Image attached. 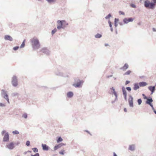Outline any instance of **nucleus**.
<instances>
[{"instance_id":"obj_7","label":"nucleus","mask_w":156,"mask_h":156,"mask_svg":"<svg viewBox=\"0 0 156 156\" xmlns=\"http://www.w3.org/2000/svg\"><path fill=\"white\" fill-rule=\"evenodd\" d=\"M133 98L132 96L131 95H129L128 102L130 107H133Z\"/></svg>"},{"instance_id":"obj_58","label":"nucleus","mask_w":156,"mask_h":156,"mask_svg":"<svg viewBox=\"0 0 156 156\" xmlns=\"http://www.w3.org/2000/svg\"><path fill=\"white\" fill-rule=\"evenodd\" d=\"M149 105H150V106H151V107H153V105H152V103H151L150 104H148Z\"/></svg>"},{"instance_id":"obj_5","label":"nucleus","mask_w":156,"mask_h":156,"mask_svg":"<svg viewBox=\"0 0 156 156\" xmlns=\"http://www.w3.org/2000/svg\"><path fill=\"white\" fill-rule=\"evenodd\" d=\"M75 81L76 82V83H74L73 86L75 87H80L83 83V81L79 79H77L76 81V80Z\"/></svg>"},{"instance_id":"obj_39","label":"nucleus","mask_w":156,"mask_h":156,"mask_svg":"<svg viewBox=\"0 0 156 156\" xmlns=\"http://www.w3.org/2000/svg\"><path fill=\"white\" fill-rule=\"evenodd\" d=\"M126 89L129 91L130 92L131 90V89L130 87H127L126 88Z\"/></svg>"},{"instance_id":"obj_51","label":"nucleus","mask_w":156,"mask_h":156,"mask_svg":"<svg viewBox=\"0 0 156 156\" xmlns=\"http://www.w3.org/2000/svg\"><path fill=\"white\" fill-rule=\"evenodd\" d=\"M130 82V81L128 80H126V82L125 84L127 85Z\"/></svg>"},{"instance_id":"obj_22","label":"nucleus","mask_w":156,"mask_h":156,"mask_svg":"<svg viewBox=\"0 0 156 156\" xmlns=\"http://www.w3.org/2000/svg\"><path fill=\"white\" fill-rule=\"evenodd\" d=\"M122 90L123 95H127V92L125 89V87H122Z\"/></svg>"},{"instance_id":"obj_20","label":"nucleus","mask_w":156,"mask_h":156,"mask_svg":"<svg viewBox=\"0 0 156 156\" xmlns=\"http://www.w3.org/2000/svg\"><path fill=\"white\" fill-rule=\"evenodd\" d=\"M139 85L140 87H141L145 86H146L147 84L145 82H141L139 83Z\"/></svg>"},{"instance_id":"obj_42","label":"nucleus","mask_w":156,"mask_h":156,"mask_svg":"<svg viewBox=\"0 0 156 156\" xmlns=\"http://www.w3.org/2000/svg\"><path fill=\"white\" fill-rule=\"evenodd\" d=\"M142 96L145 99H147V97L144 94H142Z\"/></svg>"},{"instance_id":"obj_26","label":"nucleus","mask_w":156,"mask_h":156,"mask_svg":"<svg viewBox=\"0 0 156 156\" xmlns=\"http://www.w3.org/2000/svg\"><path fill=\"white\" fill-rule=\"evenodd\" d=\"M62 139L61 138V137L60 136L58 138V139L57 140V141L58 143L62 141Z\"/></svg>"},{"instance_id":"obj_33","label":"nucleus","mask_w":156,"mask_h":156,"mask_svg":"<svg viewBox=\"0 0 156 156\" xmlns=\"http://www.w3.org/2000/svg\"><path fill=\"white\" fill-rule=\"evenodd\" d=\"M12 133L14 134H18L19 133V132L17 130H15L14 131H12Z\"/></svg>"},{"instance_id":"obj_56","label":"nucleus","mask_w":156,"mask_h":156,"mask_svg":"<svg viewBox=\"0 0 156 156\" xmlns=\"http://www.w3.org/2000/svg\"><path fill=\"white\" fill-rule=\"evenodd\" d=\"M85 131L87 132L88 133L90 134L91 135V134L90 133V132L88 130H86Z\"/></svg>"},{"instance_id":"obj_63","label":"nucleus","mask_w":156,"mask_h":156,"mask_svg":"<svg viewBox=\"0 0 156 156\" xmlns=\"http://www.w3.org/2000/svg\"><path fill=\"white\" fill-rule=\"evenodd\" d=\"M113 156H117L115 152L113 153Z\"/></svg>"},{"instance_id":"obj_18","label":"nucleus","mask_w":156,"mask_h":156,"mask_svg":"<svg viewBox=\"0 0 156 156\" xmlns=\"http://www.w3.org/2000/svg\"><path fill=\"white\" fill-rule=\"evenodd\" d=\"M67 96L68 98H71L73 96V93L72 91L68 92L67 94Z\"/></svg>"},{"instance_id":"obj_17","label":"nucleus","mask_w":156,"mask_h":156,"mask_svg":"<svg viewBox=\"0 0 156 156\" xmlns=\"http://www.w3.org/2000/svg\"><path fill=\"white\" fill-rule=\"evenodd\" d=\"M55 74L57 76H65L64 75L63 73L59 71V70H57L55 71Z\"/></svg>"},{"instance_id":"obj_30","label":"nucleus","mask_w":156,"mask_h":156,"mask_svg":"<svg viewBox=\"0 0 156 156\" xmlns=\"http://www.w3.org/2000/svg\"><path fill=\"white\" fill-rule=\"evenodd\" d=\"M131 73V71L130 70H128L127 72H126L124 74V75H129Z\"/></svg>"},{"instance_id":"obj_64","label":"nucleus","mask_w":156,"mask_h":156,"mask_svg":"<svg viewBox=\"0 0 156 156\" xmlns=\"http://www.w3.org/2000/svg\"><path fill=\"white\" fill-rule=\"evenodd\" d=\"M153 111L154 113L156 114V110H155V109H154V110H153Z\"/></svg>"},{"instance_id":"obj_35","label":"nucleus","mask_w":156,"mask_h":156,"mask_svg":"<svg viewBox=\"0 0 156 156\" xmlns=\"http://www.w3.org/2000/svg\"><path fill=\"white\" fill-rule=\"evenodd\" d=\"M48 3H51V2H55L56 0H46Z\"/></svg>"},{"instance_id":"obj_23","label":"nucleus","mask_w":156,"mask_h":156,"mask_svg":"<svg viewBox=\"0 0 156 156\" xmlns=\"http://www.w3.org/2000/svg\"><path fill=\"white\" fill-rule=\"evenodd\" d=\"M102 36V35L99 33H98L95 35V37L96 38H101Z\"/></svg>"},{"instance_id":"obj_28","label":"nucleus","mask_w":156,"mask_h":156,"mask_svg":"<svg viewBox=\"0 0 156 156\" xmlns=\"http://www.w3.org/2000/svg\"><path fill=\"white\" fill-rule=\"evenodd\" d=\"M137 101L138 103V105H140L142 103V100L141 98L137 100Z\"/></svg>"},{"instance_id":"obj_14","label":"nucleus","mask_w":156,"mask_h":156,"mask_svg":"<svg viewBox=\"0 0 156 156\" xmlns=\"http://www.w3.org/2000/svg\"><path fill=\"white\" fill-rule=\"evenodd\" d=\"M147 99V100L146 101V103L148 105L152 103L153 101L152 98L151 97L147 98V99Z\"/></svg>"},{"instance_id":"obj_36","label":"nucleus","mask_w":156,"mask_h":156,"mask_svg":"<svg viewBox=\"0 0 156 156\" xmlns=\"http://www.w3.org/2000/svg\"><path fill=\"white\" fill-rule=\"evenodd\" d=\"M30 145V141L29 140L27 141L26 142V145L27 146H29Z\"/></svg>"},{"instance_id":"obj_24","label":"nucleus","mask_w":156,"mask_h":156,"mask_svg":"<svg viewBox=\"0 0 156 156\" xmlns=\"http://www.w3.org/2000/svg\"><path fill=\"white\" fill-rule=\"evenodd\" d=\"M25 40H24L23 41V42L22 44H21V46L20 47V48H24L25 46Z\"/></svg>"},{"instance_id":"obj_31","label":"nucleus","mask_w":156,"mask_h":156,"mask_svg":"<svg viewBox=\"0 0 156 156\" xmlns=\"http://www.w3.org/2000/svg\"><path fill=\"white\" fill-rule=\"evenodd\" d=\"M32 150L34 152H37L38 151V150L37 148L36 147H34L32 148Z\"/></svg>"},{"instance_id":"obj_19","label":"nucleus","mask_w":156,"mask_h":156,"mask_svg":"<svg viewBox=\"0 0 156 156\" xmlns=\"http://www.w3.org/2000/svg\"><path fill=\"white\" fill-rule=\"evenodd\" d=\"M129 67L128 65L126 63L122 67L120 68V69H122L123 71H125Z\"/></svg>"},{"instance_id":"obj_47","label":"nucleus","mask_w":156,"mask_h":156,"mask_svg":"<svg viewBox=\"0 0 156 156\" xmlns=\"http://www.w3.org/2000/svg\"><path fill=\"white\" fill-rule=\"evenodd\" d=\"M119 20V19H118L115 18L114 23H117L118 22Z\"/></svg>"},{"instance_id":"obj_41","label":"nucleus","mask_w":156,"mask_h":156,"mask_svg":"<svg viewBox=\"0 0 156 156\" xmlns=\"http://www.w3.org/2000/svg\"><path fill=\"white\" fill-rule=\"evenodd\" d=\"M59 148L57 145H55L54 148V151H55L58 149Z\"/></svg>"},{"instance_id":"obj_43","label":"nucleus","mask_w":156,"mask_h":156,"mask_svg":"<svg viewBox=\"0 0 156 156\" xmlns=\"http://www.w3.org/2000/svg\"><path fill=\"white\" fill-rule=\"evenodd\" d=\"M39 154L38 153H37L34 155L31 154L30 156H39Z\"/></svg>"},{"instance_id":"obj_52","label":"nucleus","mask_w":156,"mask_h":156,"mask_svg":"<svg viewBox=\"0 0 156 156\" xmlns=\"http://www.w3.org/2000/svg\"><path fill=\"white\" fill-rule=\"evenodd\" d=\"M124 98L126 101H127V95H123Z\"/></svg>"},{"instance_id":"obj_61","label":"nucleus","mask_w":156,"mask_h":156,"mask_svg":"<svg viewBox=\"0 0 156 156\" xmlns=\"http://www.w3.org/2000/svg\"><path fill=\"white\" fill-rule=\"evenodd\" d=\"M114 95H115V97H117L118 95H117V93L115 94H114Z\"/></svg>"},{"instance_id":"obj_12","label":"nucleus","mask_w":156,"mask_h":156,"mask_svg":"<svg viewBox=\"0 0 156 156\" xmlns=\"http://www.w3.org/2000/svg\"><path fill=\"white\" fill-rule=\"evenodd\" d=\"M4 39L5 40H9L10 41H13L12 38L10 35H6L4 37Z\"/></svg>"},{"instance_id":"obj_16","label":"nucleus","mask_w":156,"mask_h":156,"mask_svg":"<svg viewBox=\"0 0 156 156\" xmlns=\"http://www.w3.org/2000/svg\"><path fill=\"white\" fill-rule=\"evenodd\" d=\"M135 144H132L129 145L128 148L129 150L131 151H133L135 150Z\"/></svg>"},{"instance_id":"obj_54","label":"nucleus","mask_w":156,"mask_h":156,"mask_svg":"<svg viewBox=\"0 0 156 156\" xmlns=\"http://www.w3.org/2000/svg\"><path fill=\"white\" fill-rule=\"evenodd\" d=\"M112 76V75H111L110 76H107V78H109L110 77H111Z\"/></svg>"},{"instance_id":"obj_62","label":"nucleus","mask_w":156,"mask_h":156,"mask_svg":"<svg viewBox=\"0 0 156 156\" xmlns=\"http://www.w3.org/2000/svg\"><path fill=\"white\" fill-rule=\"evenodd\" d=\"M110 30H111V31H112V32H113V29L112 28V27H110Z\"/></svg>"},{"instance_id":"obj_44","label":"nucleus","mask_w":156,"mask_h":156,"mask_svg":"<svg viewBox=\"0 0 156 156\" xmlns=\"http://www.w3.org/2000/svg\"><path fill=\"white\" fill-rule=\"evenodd\" d=\"M119 13L120 14V15H125V13L122 11H119Z\"/></svg>"},{"instance_id":"obj_37","label":"nucleus","mask_w":156,"mask_h":156,"mask_svg":"<svg viewBox=\"0 0 156 156\" xmlns=\"http://www.w3.org/2000/svg\"><path fill=\"white\" fill-rule=\"evenodd\" d=\"M19 95V94L17 93H16V92H15V93H13L12 94V96H17V95Z\"/></svg>"},{"instance_id":"obj_50","label":"nucleus","mask_w":156,"mask_h":156,"mask_svg":"<svg viewBox=\"0 0 156 156\" xmlns=\"http://www.w3.org/2000/svg\"><path fill=\"white\" fill-rule=\"evenodd\" d=\"M6 133V131L5 130H3L1 133L2 135H3V134Z\"/></svg>"},{"instance_id":"obj_2","label":"nucleus","mask_w":156,"mask_h":156,"mask_svg":"<svg viewBox=\"0 0 156 156\" xmlns=\"http://www.w3.org/2000/svg\"><path fill=\"white\" fill-rule=\"evenodd\" d=\"M31 44L33 49L34 50L38 49L40 48V44L39 40L35 37L31 40Z\"/></svg>"},{"instance_id":"obj_4","label":"nucleus","mask_w":156,"mask_h":156,"mask_svg":"<svg viewBox=\"0 0 156 156\" xmlns=\"http://www.w3.org/2000/svg\"><path fill=\"white\" fill-rule=\"evenodd\" d=\"M2 95L5 99H6L8 103H9V98L8 95L7 94V91L4 90H2Z\"/></svg>"},{"instance_id":"obj_25","label":"nucleus","mask_w":156,"mask_h":156,"mask_svg":"<svg viewBox=\"0 0 156 156\" xmlns=\"http://www.w3.org/2000/svg\"><path fill=\"white\" fill-rule=\"evenodd\" d=\"M111 90H112V94H115L117 93L115 91V89L114 88L112 87L111 88H110Z\"/></svg>"},{"instance_id":"obj_21","label":"nucleus","mask_w":156,"mask_h":156,"mask_svg":"<svg viewBox=\"0 0 156 156\" xmlns=\"http://www.w3.org/2000/svg\"><path fill=\"white\" fill-rule=\"evenodd\" d=\"M139 86L137 83H135L134 85V87L133 89L134 90H136L139 88Z\"/></svg>"},{"instance_id":"obj_60","label":"nucleus","mask_w":156,"mask_h":156,"mask_svg":"<svg viewBox=\"0 0 156 156\" xmlns=\"http://www.w3.org/2000/svg\"><path fill=\"white\" fill-rule=\"evenodd\" d=\"M124 111L125 112H127V109H126V108H124Z\"/></svg>"},{"instance_id":"obj_53","label":"nucleus","mask_w":156,"mask_h":156,"mask_svg":"<svg viewBox=\"0 0 156 156\" xmlns=\"http://www.w3.org/2000/svg\"><path fill=\"white\" fill-rule=\"evenodd\" d=\"M117 24L116 23H114V26L115 27H117Z\"/></svg>"},{"instance_id":"obj_1","label":"nucleus","mask_w":156,"mask_h":156,"mask_svg":"<svg viewBox=\"0 0 156 156\" xmlns=\"http://www.w3.org/2000/svg\"><path fill=\"white\" fill-rule=\"evenodd\" d=\"M57 28L60 30L61 29H65L66 27L68 25L69 23L66 22L65 20H58L57 21Z\"/></svg>"},{"instance_id":"obj_48","label":"nucleus","mask_w":156,"mask_h":156,"mask_svg":"<svg viewBox=\"0 0 156 156\" xmlns=\"http://www.w3.org/2000/svg\"><path fill=\"white\" fill-rule=\"evenodd\" d=\"M64 150H62L60 152H59V154H62V155H64Z\"/></svg>"},{"instance_id":"obj_29","label":"nucleus","mask_w":156,"mask_h":156,"mask_svg":"<svg viewBox=\"0 0 156 156\" xmlns=\"http://www.w3.org/2000/svg\"><path fill=\"white\" fill-rule=\"evenodd\" d=\"M22 117L24 118L25 119H27V115L26 113H24L22 115Z\"/></svg>"},{"instance_id":"obj_10","label":"nucleus","mask_w":156,"mask_h":156,"mask_svg":"<svg viewBox=\"0 0 156 156\" xmlns=\"http://www.w3.org/2000/svg\"><path fill=\"white\" fill-rule=\"evenodd\" d=\"M41 51L46 55H49L50 53L49 51L46 48H43Z\"/></svg>"},{"instance_id":"obj_49","label":"nucleus","mask_w":156,"mask_h":156,"mask_svg":"<svg viewBox=\"0 0 156 156\" xmlns=\"http://www.w3.org/2000/svg\"><path fill=\"white\" fill-rule=\"evenodd\" d=\"M153 1L152 3H154V4L156 5V0H152Z\"/></svg>"},{"instance_id":"obj_40","label":"nucleus","mask_w":156,"mask_h":156,"mask_svg":"<svg viewBox=\"0 0 156 156\" xmlns=\"http://www.w3.org/2000/svg\"><path fill=\"white\" fill-rule=\"evenodd\" d=\"M19 48V46H16L13 48V49L15 51H16Z\"/></svg>"},{"instance_id":"obj_38","label":"nucleus","mask_w":156,"mask_h":156,"mask_svg":"<svg viewBox=\"0 0 156 156\" xmlns=\"http://www.w3.org/2000/svg\"><path fill=\"white\" fill-rule=\"evenodd\" d=\"M130 6L131 7L133 8H135L136 7V5H135L133 4H131L130 5Z\"/></svg>"},{"instance_id":"obj_34","label":"nucleus","mask_w":156,"mask_h":156,"mask_svg":"<svg viewBox=\"0 0 156 156\" xmlns=\"http://www.w3.org/2000/svg\"><path fill=\"white\" fill-rule=\"evenodd\" d=\"M112 16L111 14L110 13L106 17H105V19H109Z\"/></svg>"},{"instance_id":"obj_55","label":"nucleus","mask_w":156,"mask_h":156,"mask_svg":"<svg viewBox=\"0 0 156 156\" xmlns=\"http://www.w3.org/2000/svg\"><path fill=\"white\" fill-rule=\"evenodd\" d=\"M152 30H153V31H154V32L156 31V29L155 28H153Z\"/></svg>"},{"instance_id":"obj_15","label":"nucleus","mask_w":156,"mask_h":156,"mask_svg":"<svg viewBox=\"0 0 156 156\" xmlns=\"http://www.w3.org/2000/svg\"><path fill=\"white\" fill-rule=\"evenodd\" d=\"M42 147L43 150L44 151H48L49 148V147L46 144H42Z\"/></svg>"},{"instance_id":"obj_27","label":"nucleus","mask_w":156,"mask_h":156,"mask_svg":"<svg viewBox=\"0 0 156 156\" xmlns=\"http://www.w3.org/2000/svg\"><path fill=\"white\" fill-rule=\"evenodd\" d=\"M57 29L56 28H55L53 30H52L51 31V34L52 35H53L57 31Z\"/></svg>"},{"instance_id":"obj_45","label":"nucleus","mask_w":156,"mask_h":156,"mask_svg":"<svg viewBox=\"0 0 156 156\" xmlns=\"http://www.w3.org/2000/svg\"><path fill=\"white\" fill-rule=\"evenodd\" d=\"M108 24H109V27H112V23L110 20H109L108 21Z\"/></svg>"},{"instance_id":"obj_11","label":"nucleus","mask_w":156,"mask_h":156,"mask_svg":"<svg viewBox=\"0 0 156 156\" xmlns=\"http://www.w3.org/2000/svg\"><path fill=\"white\" fill-rule=\"evenodd\" d=\"M148 89L151 92V94L154 93L155 90V86H150L148 87Z\"/></svg>"},{"instance_id":"obj_8","label":"nucleus","mask_w":156,"mask_h":156,"mask_svg":"<svg viewBox=\"0 0 156 156\" xmlns=\"http://www.w3.org/2000/svg\"><path fill=\"white\" fill-rule=\"evenodd\" d=\"M9 136L8 132L6 133L4 136L3 141L8 142L9 140Z\"/></svg>"},{"instance_id":"obj_46","label":"nucleus","mask_w":156,"mask_h":156,"mask_svg":"<svg viewBox=\"0 0 156 156\" xmlns=\"http://www.w3.org/2000/svg\"><path fill=\"white\" fill-rule=\"evenodd\" d=\"M5 105L4 104H3V103H0V107H5Z\"/></svg>"},{"instance_id":"obj_3","label":"nucleus","mask_w":156,"mask_h":156,"mask_svg":"<svg viewBox=\"0 0 156 156\" xmlns=\"http://www.w3.org/2000/svg\"><path fill=\"white\" fill-rule=\"evenodd\" d=\"M144 6L146 8L151 9H154L155 6L152 2H150L149 0H146L144 1Z\"/></svg>"},{"instance_id":"obj_59","label":"nucleus","mask_w":156,"mask_h":156,"mask_svg":"<svg viewBox=\"0 0 156 156\" xmlns=\"http://www.w3.org/2000/svg\"><path fill=\"white\" fill-rule=\"evenodd\" d=\"M119 24H120V25L121 26H122L123 25L122 23L121 22H119Z\"/></svg>"},{"instance_id":"obj_6","label":"nucleus","mask_w":156,"mask_h":156,"mask_svg":"<svg viewBox=\"0 0 156 156\" xmlns=\"http://www.w3.org/2000/svg\"><path fill=\"white\" fill-rule=\"evenodd\" d=\"M12 83L14 87H16L18 85L17 78L15 76H14L12 78Z\"/></svg>"},{"instance_id":"obj_57","label":"nucleus","mask_w":156,"mask_h":156,"mask_svg":"<svg viewBox=\"0 0 156 156\" xmlns=\"http://www.w3.org/2000/svg\"><path fill=\"white\" fill-rule=\"evenodd\" d=\"M149 105H150V106H151V107H153V105H152V103H151L150 104H148Z\"/></svg>"},{"instance_id":"obj_9","label":"nucleus","mask_w":156,"mask_h":156,"mask_svg":"<svg viewBox=\"0 0 156 156\" xmlns=\"http://www.w3.org/2000/svg\"><path fill=\"white\" fill-rule=\"evenodd\" d=\"M134 18L132 17H129L128 18H125L123 19V22L127 24L129 22H132L133 21Z\"/></svg>"},{"instance_id":"obj_13","label":"nucleus","mask_w":156,"mask_h":156,"mask_svg":"<svg viewBox=\"0 0 156 156\" xmlns=\"http://www.w3.org/2000/svg\"><path fill=\"white\" fill-rule=\"evenodd\" d=\"M7 147L10 150L13 149L14 147V144L13 142H11L7 145Z\"/></svg>"},{"instance_id":"obj_32","label":"nucleus","mask_w":156,"mask_h":156,"mask_svg":"<svg viewBox=\"0 0 156 156\" xmlns=\"http://www.w3.org/2000/svg\"><path fill=\"white\" fill-rule=\"evenodd\" d=\"M65 144L63 143H61L60 144H58V145H57V146L59 148H60V147H61L62 146H63V145H65Z\"/></svg>"}]
</instances>
